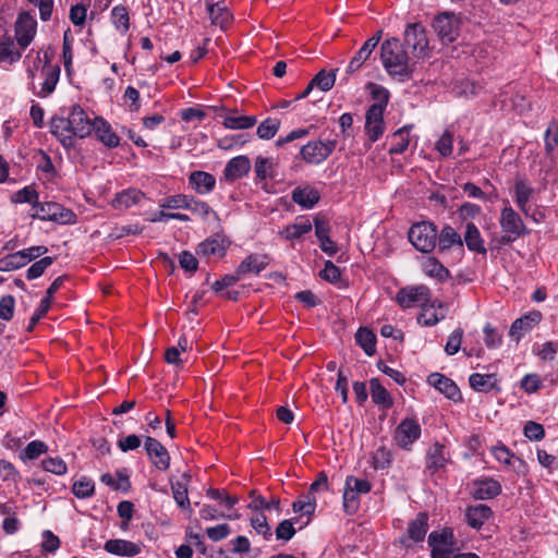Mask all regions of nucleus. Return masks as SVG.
I'll use <instances>...</instances> for the list:
<instances>
[{"label": "nucleus", "mask_w": 558, "mask_h": 558, "mask_svg": "<svg viewBox=\"0 0 558 558\" xmlns=\"http://www.w3.org/2000/svg\"><path fill=\"white\" fill-rule=\"evenodd\" d=\"M463 243H465L466 247L471 252H475L481 255H486L487 253L481 232L473 222H468L465 225Z\"/></svg>", "instance_id": "nucleus-27"}, {"label": "nucleus", "mask_w": 558, "mask_h": 558, "mask_svg": "<svg viewBox=\"0 0 558 558\" xmlns=\"http://www.w3.org/2000/svg\"><path fill=\"white\" fill-rule=\"evenodd\" d=\"M499 225L504 232H509L518 236L525 235L530 232L520 215L511 206H505L501 209Z\"/></svg>", "instance_id": "nucleus-14"}, {"label": "nucleus", "mask_w": 558, "mask_h": 558, "mask_svg": "<svg viewBox=\"0 0 558 558\" xmlns=\"http://www.w3.org/2000/svg\"><path fill=\"white\" fill-rule=\"evenodd\" d=\"M395 301L401 308L424 307L430 301V290L424 286H409L400 289Z\"/></svg>", "instance_id": "nucleus-9"}, {"label": "nucleus", "mask_w": 558, "mask_h": 558, "mask_svg": "<svg viewBox=\"0 0 558 558\" xmlns=\"http://www.w3.org/2000/svg\"><path fill=\"white\" fill-rule=\"evenodd\" d=\"M189 184L201 195L209 194L216 186V178L206 171L196 170L190 173Z\"/></svg>", "instance_id": "nucleus-22"}, {"label": "nucleus", "mask_w": 558, "mask_h": 558, "mask_svg": "<svg viewBox=\"0 0 558 558\" xmlns=\"http://www.w3.org/2000/svg\"><path fill=\"white\" fill-rule=\"evenodd\" d=\"M257 120L254 116H236L228 114L223 118L222 124L230 130H247L256 124Z\"/></svg>", "instance_id": "nucleus-37"}, {"label": "nucleus", "mask_w": 558, "mask_h": 558, "mask_svg": "<svg viewBox=\"0 0 558 558\" xmlns=\"http://www.w3.org/2000/svg\"><path fill=\"white\" fill-rule=\"evenodd\" d=\"M432 25L442 44H452L460 36L461 19L452 12L436 15Z\"/></svg>", "instance_id": "nucleus-7"}, {"label": "nucleus", "mask_w": 558, "mask_h": 558, "mask_svg": "<svg viewBox=\"0 0 558 558\" xmlns=\"http://www.w3.org/2000/svg\"><path fill=\"white\" fill-rule=\"evenodd\" d=\"M94 120H90L80 105H72L68 110L50 121V132L64 148L75 145V137L85 138L93 132Z\"/></svg>", "instance_id": "nucleus-1"}, {"label": "nucleus", "mask_w": 558, "mask_h": 558, "mask_svg": "<svg viewBox=\"0 0 558 558\" xmlns=\"http://www.w3.org/2000/svg\"><path fill=\"white\" fill-rule=\"evenodd\" d=\"M93 132L96 138L108 148H116L120 145V137L113 131L111 124L102 117L94 119Z\"/></svg>", "instance_id": "nucleus-19"}, {"label": "nucleus", "mask_w": 558, "mask_h": 558, "mask_svg": "<svg viewBox=\"0 0 558 558\" xmlns=\"http://www.w3.org/2000/svg\"><path fill=\"white\" fill-rule=\"evenodd\" d=\"M372 94L376 102L369 106L365 114V133L371 142H376L385 131L384 111L389 93L380 85L372 84Z\"/></svg>", "instance_id": "nucleus-4"}, {"label": "nucleus", "mask_w": 558, "mask_h": 558, "mask_svg": "<svg viewBox=\"0 0 558 558\" xmlns=\"http://www.w3.org/2000/svg\"><path fill=\"white\" fill-rule=\"evenodd\" d=\"M53 51L48 48L36 52L32 63L27 64L28 89L39 98L49 97L60 80L61 68L52 63Z\"/></svg>", "instance_id": "nucleus-2"}, {"label": "nucleus", "mask_w": 558, "mask_h": 558, "mask_svg": "<svg viewBox=\"0 0 558 558\" xmlns=\"http://www.w3.org/2000/svg\"><path fill=\"white\" fill-rule=\"evenodd\" d=\"M422 428L416 418L407 417L397 426L393 435L396 444L404 450H411L412 445L421 437Z\"/></svg>", "instance_id": "nucleus-11"}, {"label": "nucleus", "mask_w": 558, "mask_h": 558, "mask_svg": "<svg viewBox=\"0 0 558 558\" xmlns=\"http://www.w3.org/2000/svg\"><path fill=\"white\" fill-rule=\"evenodd\" d=\"M408 238L417 251L430 253L437 244V228L428 221L416 222L410 228Z\"/></svg>", "instance_id": "nucleus-6"}, {"label": "nucleus", "mask_w": 558, "mask_h": 558, "mask_svg": "<svg viewBox=\"0 0 558 558\" xmlns=\"http://www.w3.org/2000/svg\"><path fill=\"white\" fill-rule=\"evenodd\" d=\"M312 228L313 225L306 217H298L292 225L284 227L279 235L287 241L299 240L308 233Z\"/></svg>", "instance_id": "nucleus-26"}, {"label": "nucleus", "mask_w": 558, "mask_h": 558, "mask_svg": "<svg viewBox=\"0 0 558 558\" xmlns=\"http://www.w3.org/2000/svg\"><path fill=\"white\" fill-rule=\"evenodd\" d=\"M22 58V51L16 48L13 38L9 35L0 37V63L13 64Z\"/></svg>", "instance_id": "nucleus-29"}, {"label": "nucleus", "mask_w": 558, "mask_h": 558, "mask_svg": "<svg viewBox=\"0 0 558 558\" xmlns=\"http://www.w3.org/2000/svg\"><path fill=\"white\" fill-rule=\"evenodd\" d=\"M145 194L138 189H126L118 193L112 199V206L117 209H128L138 204Z\"/></svg>", "instance_id": "nucleus-30"}, {"label": "nucleus", "mask_w": 558, "mask_h": 558, "mask_svg": "<svg viewBox=\"0 0 558 558\" xmlns=\"http://www.w3.org/2000/svg\"><path fill=\"white\" fill-rule=\"evenodd\" d=\"M47 451L48 446L44 441L33 440L25 447L21 453V458L24 460H35Z\"/></svg>", "instance_id": "nucleus-55"}, {"label": "nucleus", "mask_w": 558, "mask_h": 558, "mask_svg": "<svg viewBox=\"0 0 558 558\" xmlns=\"http://www.w3.org/2000/svg\"><path fill=\"white\" fill-rule=\"evenodd\" d=\"M41 466L45 471L56 475H63L68 471L66 463L59 457H49L44 459L41 461Z\"/></svg>", "instance_id": "nucleus-56"}, {"label": "nucleus", "mask_w": 558, "mask_h": 558, "mask_svg": "<svg viewBox=\"0 0 558 558\" xmlns=\"http://www.w3.org/2000/svg\"><path fill=\"white\" fill-rule=\"evenodd\" d=\"M345 487H351L357 494H367L372 489V484L367 480L357 478L353 475L347 476Z\"/></svg>", "instance_id": "nucleus-64"}, {"label": "nucleus", "mask_w": 558, "mask_h": 558, "mask_svg": "<svg viewBox=\"0 0 558 558\" xmlns=\"http://www.w3.org/2000/svg\"><path fill=\"white\" fill-rule=\"evenodd\" d=\"M270 264L267 254L253 253L246 256L238 266L235 274L241 278L246 275H258Z\"/></svg>", "instance_id": "nucleus-17"}, {"label": "nucleus", "mask_w": 558, "mask_h": 558, "mask_svg": "<svg viewBox=\"0 0 558 558\" xmlns=\"http://www.w3.org/2000/svg\"><path fill=\"white\" fill-rule=\"evenodd\" d=\"M412 126H403L399 130H397L392 136H391V146L389 148V154L390 155H399V154H403L408 147H409V143H410V138H409V130L411 129Z\"/></svg>", "instance_id": "nucleus-38"}, {"label": "nucleus", "mask_w": 558, "mask_h": 558, "mask_svg": "<svg viewBox=\"0 0 558 558\" xmlns=\"http://www.w3.org/2000/svg\"><path fill=\"white\" fill-rule=\"evenodd\" d=\"M405 49L416 61L428 57L429 41L426 29L421 23L408 24L403 34Z\"/></svg>", "instance_id": "nucleus-5"}, {"label": "nucleus", "mask_w": 558, "mask_h": 558, "mask_svg": "<svg viewBox=\"0 0 558 558\" xmlns=\"http://www.w3.org/2000/svg\"><path fill=\"white\" fill-rule=\"evenodd\" d=\"M523 434L530 440L539 441L545 437V429L542 424L527 421L523 427Z\"/></svg>", "instance_id": "nucleus-62"}, {"label": "nucleus", "mask_w": 558, "mask_h": 558, "mask_svg": "<svg viewBox=\"0 0 558 558\" xmlns=\"http://www.w3.org/2000/svg\"><path fill=\"white\" fill-rule=\"evenodd\" d=\"M207 496L214 500L220 501L228 510L232 509L233 506L239 501L235 496H231L226 490L216 488H209L207 490Z\"/></svg>", "instance_id": "nucleus-57"}, {"label": "nucleus", "mask_w": 558, "mask_h": 558, "mask_svg": "<svg viewBox=\"0 0 558 558\" xmlns=\"http://www.w3.org/2000/svg\"><path fill=\"white\" fill-rule=\"evenodd\" d=\"M336 71L326 72L325 70H320L314 78L311 81L313 86H317L323 92L330 90L336 82Z\"/></svg>", "instance_id": "nucleus-51"}, {"label": "nucleus", "mask_w": 558, "mask_h": 558, "mask_svg": "<svg viewBox=\"0 0 558 558\" xmlns=\"http://www.w3.org/2000/svg\"><path fill=\"white\" fill-rule=\"evenodd\" d=\"M187 480V475H183ZM171 490L177 505L182 509L190 508V499L187 494V481L186 482H171Z\"/></svg>", "instance_id": "nucleus-43"}, {"label": "nucleus", "mask_w": 558, "mask_h": 558, "mask_svg": "<svg viewBox=\"0 0 558 558\" xmlns=\"http://www.w3.org/2000/svg\"><path fill=\"white\" fill-rule=\"evenodd\" d=\"M437 242L440 253L452 247H457L461 253L463 252V240L451 226H445L439 233L437 232Z\"/></svg>", "instance_id": "nucleus-23"}, {"label": "nucleus", "mask_w": 558, "mask_h": 558, "mask_svg": "<svg viewBox=\"0 0 558 558\" xmlns=\"http://www.w3.org/2000/svg\"><path fill=\"white\" fill-rule=\"evenodd\" d=\"M251 168L252 165L247 156H236L227 162L223 169V178L226 181L234 182L247 175Z\"/></svg>", "instance_id": "nucleus-20"}, {"label": "nucleus", "mask_w": 558, "mask_h": 558, "mask_svg": "<svg viewBox=\"0 0 558 558\" xmlns=\"http://www.w3.org/2000/svg\"><path fill=\"white\" fill-rule=\"evenodd\" d=\"M493 515L490 507L484 504L470 506L465 511V520L473 529H481Z\"/></svg>", "instance_id": "nucleus-24"}, {"label": "nucleus", "mask_w": 558, "mask_h": 558, "mask_svg": "<svg viewBox=\"0 0 558 558\" xmlns=\"http://www.w3.org/2000/svg\"><path fill=\"white\" fill-rule=\"evenodd\" d=\"M187 210L206 220L209 215L217 216L216 211L204 201L197 199L194 196L190 197Z\"/></svg>", "instance_id": "nucleus-49"}, {"label": "nucleus", "mask_w": 558, "mask_h": 558, "mask_svg": "<svg viewBox=\"0 0 558 558\" xmlns=\"http://www.w3.org/2000/svg\"><path fill=\"white\" fill-rule=\"evenodd\" d=\"M482 88L483 86L478 82L464 78L462 81L457 82L454 86V92L459 96L472 97L477 95Z\"/></svg>", "instance_id": "nucleus-52"}, {"label": "nucleus", "mask_w": 558, "mask_h": 558, "mask_svg": "<svg viewBox=\"0 0 558 558\" xmlns=\"http://www.w3.org/2000/svg\"><path fill=\"white\" fill-rule=\"evenodd\" d=\"M392 462V453L389 449L381 446L378 447L372 456V464L375 470H384L390 466Z\"/></svg>", "instance_id": "nucleus-48"}, {"label": "nucleus", "mask_w": 558, "mask_h": 558, "mask_svg": "<svg viewBox=\"0 0 558 558\" xmlns=\"http://www.w3.org/2000/svg\"><path fill=\"white\" fill-rule=\"evenodd\" d=\"M336 141H312L301 148V156L307 163L318 165L325 161L335 150Z\"/></svg>", "instance_id": "nucleus-12"}, {"label": "nucleus", "mask_w": 558, "mask_h": 558, "mask_svg": "<svg viewBox=\"0 0 558 558\" xmlns=\"http://www.w3.org/2000/svg\"><path fill=\"white\" fill-rule=\"evenodd\" d=\"M25 259L23 254L19 251L15 253L8 254L0 258V271H12L24 267Z\"/></svg>", "instance_id": "nucleus-46"}, {"label": "nucleus", "mask_w": 558, "mask_h": 558, "mask_svg": "<svg viewBox=\"0 0 558 558\" xmlns=\"http://www.w3.org/2000/svg\"><path fill=\"white\" fill-rule=\"evenodd\" d=\"M36 214L33 217L40 220H50L59 223H75L76 215L56 202L37 203Z\"/></svg>", "instance_id": "nucleus-8"}, {"label": "nucleus", "mask_w": 558, "mask_h": 558, "mask_svg": "<svg viewBox=\"0 0 558 558\" xmlns=\"http://www.w3.org/2000/svg\"><path fill=\"white\" fill-rule=\"evenodd\" d=\"M501 492L499 482L493 478L482 480L475 483L474 497L476 499H490L498 496Z\"/></svg>", "instance_id": "nucleus-33"}, {"label": "nucleus", "mask_w": 558, "mask_h": 558, "mask_svg": "<svg viewBox=\"0 0 558 558\" xmlns=\"http://www.w3.org/2000/svg\"><path fill=\"white\" fill-rule=\"evenodd\" d=\"M226 252L222 240L207 239L198 245L197 253L207 257H221Z\"/></svg>", "instance_id": "nucleus-39"}, {"label": "nucleus", "mask_w": 558, "mask_h": 558, "mask_svg": "<svg viewBox=\"0 0 558 558\" xmlns=\"http://www.w3.org/2000/svg\"><path fill=\"white\" fill-rule=\"evenodd\" d=\"M448 452L446 447L439 442L434 444L426 454V468L432 472H438L448 463Z\"/></svg>", "instance_id": "nucleus-25"}, {"label": "nucleus", "mask_w": 558, "mask_h": 558, "mask_svg": "<svg viewBox=\"0 0 558 558\" xmlns=\"http://www.w3.org/2000/svg\"><path fill=\"white\" fill-rule=\"evenodd\" d=\"M276 166L277 162L274 158H267L263 156H258L255 159L254 171L256 174V179L259 181H265L267 179H274L276 177Z\"/></svg>", "instance_id": "nucleus-34"}, {"label": "nucleus", "mask_w": 558, "mask_h": 558, "mask_svg": "<svg viewBox=\"0 0 558 558\" xmlns=\"http://www.w3.org/2000/svg\"><path fill=\"white\" fill-rule=\"evenodd\" d=\"M435 148L441 156H450L453 148V134L449 130H446L437 141Z\"/></svg>", "instance_id": "nucleus-60"}, {"label": "nucleus", "mask_w": 558, "mask_h": 558, "mask_svg": "<svg viewBox=\"0 0 558 558\" xmlns=\"http://www.w3.org/2000/svg\"><path fill=\"white\" fill-rule=\"evenodd\" d=\"M428 531V515L425 512L417 513L407 530V534L399 539V544L403 548H411L413 544L423 542Z\"/></svg>", "instance_id": "nucleus-13"}, {"label": "nucleus", "mask_w": 558, "mask_h": 558, "mask_svg": "<svg viewBox=\"0 0 558 558\" xmlns=\"http://www.w3.org/2000/svg\"><path fill=\"white\" fill-rule=\"evenodd\" d=\"M280 128V121L275 118H267L257 126V136L262 140L272 138Z\"/></svg>", "instance_id": "nucleus-47"}, {"label": "nucleus", "mask_w": 558, "mask_h": 558, "mask_svg": "<svg viewBox=\"0 0 558 558\" xmlns=\"http://www.w3.org/2000/svg\"><path fill=\"white\" fill-rule=\"evenodd\" d=\"M190 197L191 196L186 194L171 195L163 198L159 203V207L166 209H187Z\"/></svg>", "instance_id": "nucleus-53"}, {"label": "nucleus", "mask_w": 558, "mask_h": 558, "mask_svg": "<svg viewBox=\"0 0 558 558\" xmlns=\"http://www.w3.org/2000/svg\"><path fill=\"white\" fill-rule=\"evenodd\" d=\"M292 199L294 203L300 205L302 208L311 209L313 208L320 199V195L318 191L313 187H295L292 191Z\"/></svg>", "instance_id": "nucleus-28"}, {"label": "nucleus", "mask_w": 558, "mask_h": 558, "mask_svg": "<svg viewBox=\"0 0 558 558\" xmlns=\"http://www.w3.org/2000/svg\"><path fill=\"white\" fill-rule=\"evenodd\" d=\"M534 193L525 180H518L514 184V202L519 209L525 215H530L529 202Z\"/></svg>", "instance_id": "nucleus-32"}, {"label": "nucleus", "mask_w": 558, "mask_h": 558, "mask_svg": "<svg viewBox=\"0 0 558 558\" xmlns=\"http://www.w3.org/2000/svg\"><path fill=\"white\" fill-rule=\"evenodd\" d=\"M111 22L114 27L122 34H126L130 29V15L128 8L117 5L111 10Z\"/></svg>", "instance_id": "nucleus-40"}, {"label": "nucleus", "mask_w": 558, "mask_h": 558, "mask_svg": "<svg viewBox=\"0 0 558 558\" xmlns=\"http://www.w3.org/2000/svg\"><path fill=\"white\" fill-rule=\"evenodd\" d=\"M355 340L364 352L372 356L376 351V336L367 328H360L356 331Z\"/></svg>", "instance_id": "nucleus-42"}, {"label": "nucleus", "mask_w": 558, "mask_h": 558, "mask_svg": "<svg viewBox=\"0 0 558 558\" xmlns=\"http://www.w3.org/2000/svg\"><path fill=\"white\" fill-rule=\"evenodd\" d=\"M542 320V313L539 311H532L527 314L517 318L510 326L509 336L519 342L521 338L532 330Z\"/></svg>", "instance_id": "nucleus-16"}, {"label": "nucleus", "mask_w": 558, "mask_h": 558, "mask_svg": "<svg viewBox=\"0 0 558 558\" xmlns=\"http://www.w3.org/2000/svg\"><path fill=\"white\" fill-rule=\"evenodd\" d=\"M357 493H355L351 487L344 486L343 493V507L345 512L352 514L355 513L360 507V499Z\"/></svg>", "instance_id": "nucleus-59"}, {"label": "nucleus", "mask_w": 558, "mask_h": 558, "mask_svg": "<svg viewBox=\"0 0 558 558\" xmlns=\"http://www.w3.org/2000/svg\"><path fill=\"white\" fill-rule=\"evenodd\" d=\"M72 493L75 495V497L81 499L89 498L95 493V484L90 478L82 477L74 482L72 486Z\"/></svg>", "instance_id": "nucleus-50"}, {"label": "nucleus", "mask_w": 558, "mask_h": 558, "mask_svg": "<svg viewBox=\"0 0 558 558\" xmlns=\"http://www.w3.org/2000/svg\"><path fill=\"white\" fill-rule=\"evenodd\" d=\"M470 386L475 391L489 392L496 387V376L494 374L474 373L469 378Z\"/></svg>", "instance_id": "nucleus-36"}, {"label": "nucleus", "mask_w": 558, "mask_h": 558, "mask_svg": "<svg viewBox=\"0 0 558 558\" xmlns=\"http://www.w3.org/2000/svg\"><path fill=\"white\" fill-rule=\"evenodd\" d=\"M371 397L373 402L384 410H388L393 405V400L388 390L381 385L378 378L369 380Z\"/></svg>", "instance_id": "nucleus-31"}, {"label": "nucleus", "mask_w": 558, "mask_h": 558, "mask_svg": "<svg viewBox=\"0 0 558 558\" xmlns=\"http://www.w3.org/2000/svg\"><path fill=\"white\" fill-rule=\"evenodd\" d=\"M207 11L213 25L225 28L231 21V14L222 3H211L207 5Z\"/></svg>", "instance_id": "nucleus-35"}, {"label": "nucleus", "mask_w": 558, "mask_h": 558, "mask_svg": "<svg viewBox=\"0 0 558 558\" xmlns=\"http://www.w3.org/2000/svg\"><path fill=\"white\" fill-rule=\"evenodd\" d=\"M56 260V257L45 256L41 259L35 262L26 271V278L28 280H34L39 278L45 270L51 266Z\"/></svg>", "instance_id": "nucleus-54"}, {"label": "nucleus", "mask_w": 558, "mask_h": 558, "mask_svg": "<svg viewBox=\"0 0 558 558\" xmlns=\"http://www.w3.org/2000/svg\"><path fill=\"white\" fill-rule=\"evenodd\" d=\"M37 34V21L27 11L19 13L14 23V35L21 50L26 49Z\"/></svg>", "instance_id": "nucleus-10"}, {"label": "nucleus", "mask_w": 558, "mask_h": 558, "mask_svg": "<svg viewBox=\"0 0 558 558\" xmlns=\"http://www.w3.org/2000/svg\"><path fill=\"white\" fill-rule=\"evenodd\" d=\"M462 337L463 329L461 328H457L450 333L445 345V351L448 355H453L460 350Z\"/></svg>", "instance_id": "nucleus-63"}, {"label": "nucleus", "mask_w": 558, "mask_h": 558, "mask_svg": "<svg viewBox=\"0 0 558 558\" xmlns=\"http://www.w3.org/2000/svg\"><path fill=\"white\" fill-rule=\"evenodd\" d=\"M452 533L448 531L442 532H432L428 535V545L430 548H437L440 546H451L452 545Z\"/></svg>", "instance_id": "nucleus-61"}, {"label": "nucleus", "mask_w": 558, "mask_h": 558, "mask_svg": "<svg viewBox=\"0 0 558 558\" xmlns=\"http://www.w3.org/2000/svg\"><path fill=\"white\" fill-rule=\"evenodd\" d=\"M423 270L427 276L436 278L439 281H445L450 276L449 270L434 257H428L424 262Z\"/></svg>", "instance_id": "nucleus-41"}, {"label": "nucleus", "mask_w": 558, "mask_h": 558, "mask_svg": "<svg viewBox=\"0 0 558 558\" xmlns=\"http://www.w3.org/2000/svg\"><path fill=\"white\" fill-rule=\"evenodd\" d=\"M492 453L494 458L509 466L515 468V463L523 465L524 462L522 459L515 457L506 446H497L492 449Z\"/></svg>", "instance_id": "nucleus-45"}, {"label": "nucleus", "mask_w": 558, "mask_h": 558, "mask_svg": "<svg viewBox=\"0 0 558 558\" xmlns=\"http://www.w3.org/2000/svg\"><path fill=\"white\" fill-rule=\"evenodd\" d=\"M427 381L430 386L435 387L438 391L444 393L452 401L461 400V391L457 384L439 373H433L428 376Z\"/></svg>", "instance_id": "nucleus-21"}, {"label": "nucleus", "mask_w": 558, "mask_h": 558, "mask_svg": "<svg viewBox=\"0 0 558 558\" xmlns=\"http://www.w3.org/2000/svg\"><path fill=\"white\" fill-rule=\"evenodd\" d=\"M252 501L248 505L250 509L253 510H275L277 512L280 511V500L277 497H271L269 501H267L263 496H255L254 492L251 493Z\"/></svg>", "instance_id": "nucleus-44"}, {"label": "nucleus", "mask_w": 558, "mask_h": 558, "mask_svg": "<svg viewBox=\"0 0 558 558\" xmlns=\"http://www.w3.org/2000/svg\"><path fill=\"white\" fill-rule=\"evenodd\" d=\"M144 447L154 466H156L159 471H166L169 469V452L159 440L147 436L145 438Z\"/></svg>", "instance_id": "nucleus-15"}, {"label": "nucleus", "mask_w": 558, "mask_h": 558, "mask_svg": "<svg viewBox=\"0 0 558 558\" xmlns=\"http://www.w3.org/2000/svg\"><path fill=\"white\" fill-rule=\"evenodd\" d=\"M545 150L547 155H551L558 145V123L551 122L545 132Z\"/></svg>", "instance_id": "nucleus-58"}, {"label": "nucleus", "mask_w": 558, "mask_h": 558, "mask_svg": "<svg viewBox=\"0 0 558 558\" xmlns=\"http://www.w3.org/2000/svg\"><path fill=\"white\" fill-rule=\"evenodd\" d=\"M380 58L389 75L404 82L411 78L417 61L405 49L400 39H386L380 46Z\"/></svg>", "instance_id": "nucleus-3"}, {"label": "nucleus", "mask_w": 558, "mask_h": 558, "mask_svg": "<svg viewBox=\"0 0 558 558\" xmlns=\"http://www.w3.org/2000/svg\"><path fill=\"white\" fill-rule=\"evenodd\" d=\"M104 549L114 556L131 558L142 553V544L122 538H112L105 543Z\"/></svg>", "instance_id": "nucleus-18"}]
</instances>
